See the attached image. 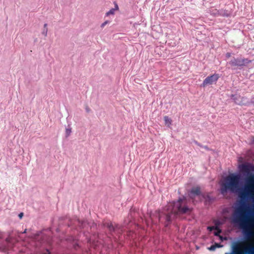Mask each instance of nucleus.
<instances>
[{
    "instance_id": "obj_1",
    "label": "nucleus",
    "mask_w": 254,
    "mask_h": 254,
    "mask_svg": "<svg viewBox=\"0 0 254 254\" xmlns=\"http://www.w3.org/2000/svg\"><path fill=\"white\" fill-rule=\"evenodd\" d=\"M191 208L187 204V200L185 198H180L176 202L170 203L163 210L157 213V219L160 222L165 221V225L167 226L171 221L177 215L190 214Z\"/></svg>"
},
{
    "instance_id": "obj_2",
    "label": "nucleus",
    "mask_w": 254,
    "mask_h": 254,
    "mask_svg": "<svg viewBox=\"0 0 254 254\" xmlns=\"http://www.w3.org/2000/svg\"><path fill=\"white\" fill-rule=\"evenodd\" d=\"M246 214L244 207H240L237 210L235 216V221H239L243 233L247 239H250L253 236V232L246 219Z\"/></svg>"
},
{
    "instance_id": "obj_3",
    "label": "nucleus",
    "mask_w": 254,
    "mask_h": 254,
    "mask_svg": "<svg viewBox=\"0 0 254 254\" xmlns=\"http://www.w3.org/2000/svg\"><path fill=\"white\" fill-rule=\"evenodd\" d=\"M240 177L238 175L232 174L226 179V183L223 184L221 192L223 193L229 190L231 191H237L240 190Z\"/></svg>"
},
{
    "instance_id": "obj_4",
    "label": "nucleus",
    "mask_w": 254,
    "mask_h": 254,
    "mask_svg": "<svg viewBox=\"0 0 254 254\" xmlns=\"http://www.w3.org/2000/svg\"><path fill=\"white\" fill-rule=\"evenodd\" d=\"M240 170L249 177L246 179V185H252L254 187V174H251L254 172V165L251 163L243 164L239 166Z\"/></svg>"
},
{
    "instance_id": "obj_5",
    "label": "nucleus",
    "mask_w": 254,
    "mask_h": 254,
    "mask_svg": "<svg viewBox=\"0 0 254 254\" xmlns=\"http://www.w3.org/2000/svg\"><path fill=\"white\" fill-rule=\"evenodd\" d=\"M254 190L252 185H246L244 189H240L239 196L243 200H246L251 196Z\"/></svg>"
},
{
    "instance_id": "obj_6",
    "label": "nucleus",
    "mask_w": 254,
    "mask_h": 254,
    "mask_svg": "<svg viewBox=\"0 0 254 254\" xmlns=\"http://www.w3.org/2000/svg\"><path fill=\"white\" fill-rule=\"evenodd\" d=\"M219 78V74L216 73L210 76H208L203 80L202 84L201 85V86L204 87L208 85L215 83Z\"/></svg>"
},
{
    "instance_id": "obj_7",
    "label": "nucleus",
    "mask_w": 254,
    "mask_h": 254,
    "mask_svg": "<svg viewBox=\"0 0 254 254\" xmlns=\"http://www.w3.org/2000/svg\"><path fill=\"white\" fill-rule=\"evenodd\" d=\"M250 62V61L247 59H233L229 62V64L232 66H242L246 64H248Z\"/></svg>"
},
{
    "instance_id": "obj_8",
    "label": "nucleus",
    "mask_w": 254,
    "mask_h": 254,
    "mask_svg": "<svg viewBox=\"0 0 254 254\" xmlns=\"http://www.w3.org/2000/svg\"><path fill=\"white\" fill-rule=\"evenodd\" d=\"M202 194L200 189L198 187L193 188L189 193L190 197L192 200H194L196 197H197L199 199H201Z\"/></svg>"
},
{
    "instance_id": "obj_9",
    "label": "nucleus",
    "mask_w": 254,
    "mask_h": 254,
    "mask_svg": "<svg viewBox=\"0 0 254 254\" xmlns=\"http://www.w3.org/2000/svg\"><path fill=\"white\" fill-rule=\"evenodd\" d=\"M6 243L7 246H3L0 245V249L4 252L7 251L12 248L13 246V240L11 237L7 238L6 239Z\"/></svg>"
},
{
    "instance_id": "obj_10",
    "label": "nucleus",
    "mask_w": 254,
    "mask_h": 254,
    "mask_svg": "<svg viewBox=\"0 0 254 254\" xmlns=\"http://www.w3.org/2000/svg\"><path fill=\"white\" fill-rule=\"evenodd\" d=\"M105 227H107L110 232H116L120 231V228L119 225L115 226L111 222H107L104 224Z\"/></svg>"
},
{
    "instance_id": "obj_11",
    "label": "nucleus",
    "mask_w": 254,
    "mask_h": 254,
    "mask_svg": "<svg viewBox=\"0 0 254 254\" xmlns=\"http://www.w3.org/2000/svg\"><path fill=\"white\" fill-rule=\"evenodd\" d=\"M204 200L205 203L209 204L213 200V198L211 197L208 194H202L201 195V199Z\"/></svg>"
},
{
    "instance_id": "obj_12",
    "label": "nucleus",
    "mask_w": 254,
    "mask_h": 254,
    "mask_svg": "<svg viewBox=\"0 0 254 254\" xmlns=\"http://www.w3.org/2000/svg\"><path fill=\"white\" fill-rule=\"evenodd\" d=\"M232 99L234 101V102L239 105H241L243 104L242 102V98L239 95H232Z\"/></svg>"
},
{
    "instance_id": "obj_13",
    "label": "nucleus",
    "mask_w": 254,
    "mask_h": 254,
    "mask_svg": "<svg viewBox=\"0 0 254 254\" xmlns=\"http://www.w3.org/2000/svg\"><path fill=\"white\" fill-rule=\"evenodd\" d=\"M118 9V6L116 4L115 8H111L109 11L106 12V16H108L110 15H114L116 10Z\"/></svg>"
},
{
    "instance_id": "obj_14",
    "label": "nucleus",
    "mask_w": 254,
    "mask_h": 254,
    "mask_svg": "<svg viewBox=\"0 0 254 254\" xmlns=\"http://www.w3.org/2000/svg\"><path fill=\"white\" fill-rule=\"evenodd\" d=\"M48 32V28H47V24L45 23L44 25V29L42 32V34L44 36H46L47 35Z\"/></svg>"
},
{
    "instance_id": "obj_15",
    "label": "nucleus",
    "mask_w": 254,
    "mask_h": 254,
    "mask_svg": "<svg viewBox=\"0 0 254 254\" xmlns=\"http://www.w3.org/2000/svg\"><path fill=\"white\" fill-rule=\"evenodd\" d=\"M164 121L165 124L168 126H169L171 124V120L168 116L164 117Z\"/></svg>"
},
{
    "instance_id": "obj_16",
    "label": "nucleus",
    "mask_w": 254,
    "mask_h": 254,
    "mask_svg": "<svg viewBox=\"0 0 254 254\" xmlns=\"http://www.w3.org/2000/svg\"><path fill=\"white\" fill-rule=\"evenodd\" d=\"M71 132V128L70 127H67L65 129V136L68 137Z\"/></svg>"
},
{
    "instance_id": "obj_17",
    "label": "nucleus",
    "mask_w": 254,
    "mask_h": 254,
    "mask_svg": "<svg viewBox=\"0 0 254 254\" xmlns=\"http://www.w3.org/2000/svg\"><path fill=\"white\" fill-rule=\"evenodd\" d=\"M215 229L216 230L214 232V235L216 236H219L220 234L221 233V230L217 228V227H215Z\"/></svg>"
},
{
    "instance_id": "obj_18",
    "label": "nucleus",
    "mask_w": 254,
    "mask_h": 254,
    "mask_svg": "<svg viewBox=\"0 0 254 254\" xmlns=\"http://www.w3.org/2000/svg\"><path fill=\"white\" fill-rule=\"evenodd\" d=\"M78 223H79V224H80L81 227H82L83 228L85 227L86 224L87 223L85 221H80L79 220L78 221Z\"/></svg>"
},
{
    "instance_id": "obj_19",
    "label": "nucleus",
    "mask_w": 254,
    "mask_h": 254,
    "mask_svg": "<svg viewBox=\"0 0 254 254\" xmlns=\"http://www.w3.org/2000/svg\"><path fill=\"white\" fill-rule=\"evenodd\" d=\"M221 14L224 16H229L230 15V12H228L227 11L226 12L224 11V12H222Z\"/></svg>"
},
{
    "instance_id": "obj_20",
    "label": "nucleus",
    "mask_w": 254,
    "mask_h": 254,
    "mask_svg": "<svg viewBox=\"0 0 254 254\" xmlns=\"http://www.w3.org/2000/svg\"><path fill=\"white\" fill-rule=\"evenodd\" d=\"M110 23V21H108V20H106V21H105L104 22H103V23L101 24V27L102 28H103V27H104L106 24H108V23Z\"/></svg>"
},
{
    "instance_id": "obj_21",
    "label": "nucleus",
    "mask_w": 254,
    "mask_h": 254,
    "mask_svg": "<svg viewBox=\"0 0 254 254\" xmlns=\"http://www.w3.org/2000/svg\"><path fill=\"white\" fill-rule=\"evenodd\" d=\"M216 246L214 245L211 246L210 247H209L208 248V249L210 250V251H214L215 249H216Z\"/></svg>"
},
{
    "instance_id": "obj_22",
    "label": "nucleus",
    "mask_w": 254,
    "mask_h": 254,
    "mask_svg": "<svg viewBox=\"0 0 254 254\" xmlns=\"http://www.w3.org/2000/svg\"><path fill=\"white\" fill-rule=\"evenodd\" d=\"M215 245L216 246V248H222L223 246L217 243H215Z\"/></svg>"
},
{
    "instance_id": "obj_23",
    "label": "nucleus",
    "mask_w": 254,
    "mask_h": 254,
    "mask_svg": "<svg viewBox=\"0 0 254 254\" xmlns=\"http://www.w3.org/2000/svg\"><path fill=\"white\" fill-rule=\"evenodd\" d=\"M219 239L221 240V241H223L224 240H226V238H224V237H223L222 236H219Z\"/></svg>"
},
{
    "instance_id": "obj_24",
    "label": "nucleus",
    "mask_w": 254,
    "mask_h": 254,
    "mask_svg": "<svg viewBox=\"0 0 254 254\" xmlns=\"http://www.w3.org/2000/svg\"><path fill=\"white\" fill-rule=\"evenodd\" d=\"M215 227H208V229H209L210 230H212V229H215Z\"/></svg>"
},
{
    "instance_id": "obj_25",
    "label": "nucleus",
    "mask_w": 254,
    "mask_h": 254,
    "mask_svg": "<svg viewBox=\"0 0 254 254\" xmlns=\"http://www.w3.org/2000/svg\"><path fill=\"white\" fill-rule=\"evenodd\" d=\"M23 215V213H20L19 214V215H18V216H19V217L20 218H21L22 217Z\"/></svg>"
},
{
    "instance_id": "obj_26",
    "label": "nucleus",
    "mask_w": 254,
    "mask_h": 254,
    "mask_svg": "<svg viewBox=\"0 0 254 254\" xmlns=\"http://www.w3.org/2000/svg\"><path fill=\"white\" fill-rule=\"evenodd\" d=\"M86 112H89L90 110V109H89V108L86 107Z\"/></svg>"
},
{
    "instance_id": "obj_27",
    "label": "nucleus",
    "mask_w": 254,
    "mask_h": 254,
    "mask_svg": "<svg viewBox=\"0 0 254 254\" xmlns=\"http://www.w3.org/2000/svg\"><path fill=\"white\" fill-rule=\"evenodd\" d=\"M252 103H253V104H254V97L252 99V101H251Z\"/></svg>"
},
{
    "instance_id": "obj_28",
    "label": "nucleus",
    "mask_w": 254,
    "mask_h": 254,
    "mask_svg": "<svg viewBox=\"0 0 254 254\" xmlns=\"http://www.w3.org/2000/svg\"><path fill=\"white\" fill-rule=\"evenodd\" d=\"M150 219H151V220L152 221H153V223L154 222V220H153V218L152 217V216H151V217H150Z\"/></svg>"
},
{
    "instance_id": "obj_29",
    "label": "nucleus",
    "mask_w": 254,
    "mask_h": 254,
    "mask_svg": "<svg viewBox=\"0 0 254 254\" xmlns=\"http://www.w3.org/2000/svg\"><path fill=\"white\" fill-rule=\"evenodd\" d=\"M44 254H50V252L47 250V253H45Z\"/></svg>"
},
{
    "instance_id": "obj_30",
    "label": "nucleus",
    "mask_w": 254,
    "mask_h": 254,
    "mask_svg": "<svg viewBox=\"0 0 254 254\" xmlns=\"http://www.w3.org/2000/svg\"><path fill=\"white\" fill-rule=\"evenodd\" d=\"M26 232V230L24 231L23 233H25Z\"/></svg>"
},
{
    "instance_id": "obj_31",
    "label": "nucleus",
    "mask_w": 254,
    "mask_h": 254,
    "mask_svg": "<svg viewBox=\"0 0 254 254\" xmlns=\"http://www.w3.org/2000/svg\"><path fill=\"white\" fill-rule=\"evenodd\" d=\"M253 142H254V139H253Z\"/></svg>"
}]
</instances>
